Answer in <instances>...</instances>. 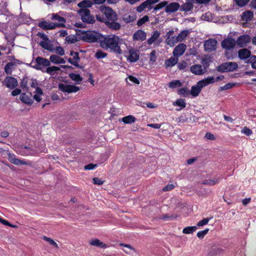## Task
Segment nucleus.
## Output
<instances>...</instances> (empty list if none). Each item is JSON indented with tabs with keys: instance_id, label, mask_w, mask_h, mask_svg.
Segmentation results:
<instances>
[{
	"instance_id": "1",
	"label": "nucleus",
	"mask_w": 256,
	"mask_h": 256,
	"mask_svg": "<svg viewBox=\"0 0 256 256\" xmlns=\"http://www.w3.org/2000/svg\"><path fill=\"white\" fill-rule=\"evenodd\" d=\"M100 46L106 50L110 49V50L116 54H122V50L120 44H122V39L119 36L110 34L106 36H102V38L101 39Z\"/></svg>"
},
{
	"instance_id": "2",
	"label": "nucleus",
	"mask_w": 256,
	"mask_h": 256,
	"mask_svg": "<svg viewBox=\"0 0 256 256\" xmlns=\"http://www.w3.org/2000/svg\"><path fill=\"white\" fill-rule=\"evenodd\" d=\"M78 35L82 40L88 42L101 43L102 35L94 30H79Z\"/></svg>"
},
{
	"instance_id": "3",
	"label": "nucleus",
	"mask_w": 256,
	"mask_h": 256,
	"mask_svg": "<svg viewBox=\"0 0 256 256\" xmlns=\"http://www.w3.org/2000/svg\"><path fill=\"white\" fill-rule=\"evenodd\" d=\"M35 64L32 67L36 70L42 72H44L46 68L50 65V61L44 58L38 56L35 60Z\"/></svg>"
},
{
	"instance_id": "4",
	"label": "nucleus",
	"mask_w": 256,
	"mask_h": 256,
	"mask_svg": "<svg viewBox=\"0 0 256 256\" xmlns=\"http://www.w3.org/2000/svg\"><path fill=\"white\" fill-rule=\"evenodd\" d=\"M78 13L84 22L90 24L94 23V17L90 14V10H79Z\"/></svg>"
},
{
	"instance_id": "5",
	"label": "nucleus",
	"mask_w": 256,
	"mask_h": 256,
	"mask_svg": "<svg viewBox=\"0 0 256 256\" xmlns=\"http://www.w3.org/2000/svg\"><path fill=\"white\" fill-rule=\"evenodd\" d=\"M238 68V64L236 62H226L220 64L218 70L221 72H233Z\"/></svg>"
},
{
	"instance_id": "6",
	"label": "nucleus",
	"mask_w": 256,
	"mask_h": 256,
	"mask_svg": "<svg viewBox=\"0 0 256 256\" xmlns=\"http://www.w3.org/2000/svg\"><path fill=\"white\" fill-rule=\"evenodd\" d=\"M101 11L105 16L107 22L116 21L118 19L116 12L110 8L104 6L101 8Z\"/></svg>"
},
{
	"instance_id": "7",
	"label": "nucleus",
	"mask_w": 256,
	"mask_h": 256,
	"mask_svg": "<svg viewBox=\"0 0 256 256\" xmlns=\"http://www.w3.org/2000/svg\"><path fill=\"white\" fill-rule=\"evenodd\" d=\"M58 88L62 92L68 94L76 92L80 90V88L77 86L63 83H60L58 84Z\"/></svg>"
},
{
	"instance_id": "8",
	"label": "nucleus",
	"mask_w": 256,
	"mask_h": 256,
	"mask_svg": "<svg viewBox=\"0 0 256 256\" xmlns=\"http://www.w3.org/2000/svg\"><path fill=\"white\" fill-rule=\"evenodd\" d=\"M236 44V41L232 38H224L221 43L222 47L226 50L233 49Z\"/></svg>"
},
{
	"instance_id": "9",
	"label": "nucleus",
	"mask_w": 256,
	"mask_h": 256,
	"mask_svg": "<svg viewBox=\"0 0 256 256\" xmlns=\"http://www.w3.org/2000/svg\"><path fill=\"white\" fill-rule=\"evenodd\" d=\"M250 40V36L248 34H244L238 36L236 42L239 47L243 48L246 46Z\"/></svg>"
},
{
	"instance_id": "10",
	"label": "nucleus",
	"mask_w": 256,
	"mask_h": 256,
	"mask_svg": "<svg viewBox=\"0 0 256 256\" xmlns=\"http://www.w3.org/2000/svg\"><path fill=\"white\" fill-rule=\"evenodd\" d=\"M216 40L210 38L204 42V45L206 50L211 52L216 49Z\"/></svg>"
},
{
	"instance_id": "11",
	"label": "nucleus",
	"mask_w": 256,
	"mask_h": 256,
	"mask_svg": "<svg viewBox=\"0 0 256 256\" xmlns=\"http://www.w3.org/2000/svg\"><path fill=\"white\" fill-rule=\"evenodd\" d=\"M186 45L183 43L179 44L177 46L175 47L174 48L172 54L174 56L178 58L184 53L186 50Z\"/></svg>"
},
{
	"instance_id": "12",
	"label": "nucleus",
	"mask_w": 256,
	"mask_h": 256,
	"mask_svg": "<svg viewBox=\"0 0 256 256\" xmlns=\"http://www.w3.org/2000/svg\"><path fill=\"white\" fill-rule=\"evenodd\" d=\"M4 81L6 86L10 89L14 88L18 84L17 80L10 76H6Z\"/></svg>"
},
{
	"instance_id": "13",
	"label": "nucleus",
	"mask_w": 256,
	"mask_h": 256,
	"mask_svg": "<svg viewBox=\"0 0 256 256\" xmlns=\"http://www.w3.org/2000/svg\"><path fill=\"white\" fill-rule=\"evenodd\" d=\"M61 24H53L52 22H48L45 20L42 21L38 24V26L44 30H53L56 28V26H61Z\"/></svg>"
},
{
	"instance_id": "14",
	"label": "nucleus",
	"mask_w": 256,
	"mask_h": 256,
	"mask_svg": "<svg viewBox=\"0 0 256 256\" xmlns=\"http://www.w3.org/2000/svg\"><path fill=\"white\" fill-rule=\"evenodd\" d=\"M180 8V4L176 2H172L168 4L165 8L166 13H172L178 11Z\"/></svg>"
},
{
	"instance_id": "15",
	"label": "nucleus",
	"mask_w": 256,
	"mask_h": 256,
	"mask_svg": "<svg viewBox=\"0 0 256 256\" xmlns=\"http://www.w3.org/2000/svg\"><path fill=\"white\" fill-rule=\"evenodd\" d=\"M129 56L128 57V60L131 62H136L140 57V52L138 50L131 48L129 50Z\"/></svg>"
},
{
	"instance_id": "16",
	"label": "nucleus",
	"mask_w": 256,
	"mask_h": 256,
	"mask_svg": "<svg viewBox=\"0 0 256 256\" xmlns=\"http://www.w3.org/2000/svg\"><path fill=\"white\" fill-rule=\"evenodd\" d=\"M173 32V30H170L166 34V35L168 36L166 40V43L168 45L170 46H174L178 42H179L177 38V36L176 37L170 36L171 34H172Z\"/></svg>"
},
{
	"instance_id": "17",
	"label": "nucleus",
	"mask_w": 256,
	"mask_h": 256,
	"mask_svg": "<svg viewBox=\"0 0 256 256\" xmlns=\"http://www.w3.org/2000/svg\"><path fill=\"white\" fill-rule=\"evenodd\" d=\"M146 36V33L142 30H138L134 33L132 38L134 40L144 41Z\"/></svg>"
},
{
	"instance_id": "18",
	"label": "nucleus",
	"mask_w": 256,
	"mask_h": 256,
	"mask_svg": "<svg viewBox=\"0 0 256 256\" xmlns=\"http://www.w3.org/2000/svg\"><path fill=\"white\" fill-rule=\"evenodd\" d=\"M251 56V52L248 48H244L238 51V56L242 60H245Z\"/></svg>"
},
{
	"instance_id": "19",
	"label": "nucleus",
	"mask_w": 256,
	"mask_h": 256,
	"mask_svg": "<svg viewBox=\"0 0 256 256\" xmlns=\"http://www.w3.org/2000/svg\"><path fill=\"white\" fill-rule=\"evenodd\" d=\"M20 100L26 104L30 105L33 103V99L32 98V95L31 93L27 94L26 93H22L20 96Z\"/></svg>"
},
{
	"instance_id": "20",
	"label": "nucleus",
	"mask_w": 256,
	"mask_h": 256,
	"mask_svg": "<svg viewBox=\"0 0 256 256\" xmlns=\"http://www.w3.org/2000/svg\"><path fill=\"white\" fill-rule=\"evenodd\" d=\"M190 72L196 75H202L206 72L200 64H194L190 68Z\"/></svg>"
},
{
	"instance_id": "21",
	"label": "nucleus",
	"mask_w": 256,
	"mask_h": 256,
	"mask_svg": "<svg viewBox=\"0 0 256 256\" xmlns=\"http://www.w3.org/2000/svg\"><path fill=\"white\" fill-rule=\"evenodd\" d=\"M94 2L92 0H83L78 4L80 10H89L88 8H91Z\"/></svg>"
},
{
	"instance_id": "22",
	"label": "nucleus",
	"mask_w": 256,
	"mask_h": 256,
	"mask_svg": "<svg viewBox=\"0 0 256 256\" xmlns=\"http://www.w3.org/2000/svg\"><path fill=\"white\" fill-rule=\"evenodd\" d=\"M254 18V13L251 10H246L242 12L241 20L242 21L248 22L252 20Z\"/></svg>"
},
{
	"instance_id": "23",
	"label": "nucleus",
	"mask_w": 256,
	"mask_h": 256,
	"mask_svg": "<svg viewBox=\"0 0 256 256\" xmlns=\"http://www.w3.org/2000/svg\"><path fill=\"white\" fill-rule=\"evenodd\" d=\"M17 152L22 156H29L32 154V150L30 148L26 146H22L18 148Z\"/></svg>"
},
{
	"instance_id": "24",
	"label": "nucleus",
	"mask_w": 256,
	"mask_h": 256,
	"mask_svg": "<svg viewBox=\"0 0 256 256\" xmlns=\"http://www.w3.org/2000/svg\"><path fill=\"white\" fill-rule=\"evenodd\" d=\"M215 82V80L214 77L209 76L206 78L198 82V84L201 85V87H204L210 84H213Z\"/></svg>"
},
{
	"instance_id": "25",
	"label": "nucleus",
	"mask_w": 256,
	"mask_h": 256,
	"mask_svg": "<svg viewBox=\"0 0 256 256\" xmlns=\"http://www.w3.org/2000/svg\"><path fill=\"white\" fill-rule=\"evenodd\" d=\"M52 20H56L58 22V23H53V24H62L61 26H56V28H61V27H64V23L66 22V20L65 18L61 16L58 14H54L52 18Z\"/></svg>"
},
{
	"instance_id": "26",
	"label": "nucleus",
	"mask_w": 256,
	"mask_h": 256,
	"mask_svg": "<svg viewBox=\"0 0 256 256\" xmlns=\"http://www.w3.org/2000/svg\"><path fill=\"white\" fill-rule=\"evenodd\" d=\"M160 33L159 31H158L157 30L154 31L152 33V34L150 36V38L147 40L148 44L149 46L152 44L154 42H155L158 39V38L160 36Z\"/></svg>"
},
{
	"instance_id": "27",
	"label": "nucleus",
	"mask_w": 256,
	"mask_h": 256,
	"mask_svg": "<svg viewBox=\"0 0 256 256\" xmlns=\"http://www.w3.org/2000/svg\"><path fill=\"white\" fill-rule=\"evenodd\" d=\"M202 88V87H201V85L198 84V82L196 86H193L192 87L190 94L194 97H196L200 94Z\"/></svg>"
},
{
	"instance_id": "28",
	"label": "nucleus",
	"mask_w": 256,
	"mask_h": 256,
	"mask_svg": "<svg viewBox=\"0 0 256 256\" xmlns=\"http://www.w3.org/2000/svg\"><path fill=\"white\" fill-rule=\"evenodd\" d=\"M178 58L170 57L168 59L165 60L164 66L168 68L172 67L178 63Z\"/></svg>"
},
{
	"instance_id": "29",
	"label": "nucleus",
	"mask_w": 256,
	"mask_h": 256,
	"mask_svg": "<svg viewBox=\"0 0 256 256\" xmlns=\"http://www.w3.org/2000/svg\"><path fill=\"white\" fill-rule=\"evenodd\" d=\"M8 159L12 162L14 164L19 165V164H26V162L16 158H15V156L14 154H9L8 155Z\"/></svg>"
},
{
	"instance_id": "30",
	"label": "nucleus",
	"mask_w": 256,
	"mask_h": 256,
	"mask_svg": "<svg viewBox=\"0 0 256 256\" xmlns=\"http://www.w3.org/2000/svg\"><path fill=\"white\" fill-rule=\"evenodd\" d=\"M105 23L110 28L116 30H120L121 27L120 24L115 21L105 22Z\"/></svg>"
},
{
	"instance_id": "31",
	"label": "nucleus",
	"mask_w": 256,
	"mask_h": 256,
	"mask_svg": "<svg viewBox=\"0 0 256 256\" xmlns=\"http://www.w3.org/2000/svg\"><path fill=\"white\" fill-rule=\"evenodd\" d=\"M194 7L193 4L192 2H186L182 6H180V10L181 12H188L192 10Z\"/></svg>"
},
{
	"instance_id": "32",
	"label": "nucleus",
	"mask_w": 256,
	"mask_h": 256,
	"mask_svg": "<svg viewBox=\"0 0 256 256\" xmlns=\"http://www.w3.org/2000/svg\"><path fill=\"white\" fill-rule=\"evenodd\" d=\"M90 244L92 246H94L100 248H105L106 247V245L105 244L100 242L97 238L92 240L90 241Z\"/></svg>"
},
{
	"instance_id": "33",
	"label": "nucleus",
	"mask_w": 256,
	"mask_h": 256,
	"mask_svg": "<svg viewBox=\"0 0 256 256\" xmlns=\"http://www.w3.org/2000/svg\"><path fill=\"white\" fill-rule=\"evenodd\" d=\"M173 105L175 106H180V108L177 109V110H180L186 106V103L184 100L182 98H178L176 102H173Z\"/></svg>"
},
{
	"instance_id": "34",
	"label": "nucleus",
	"mask_w": 256,
	"mask_h": 256,
	"mask_svg": "<svg viewBox=\"0 0 256 256\" xmlns=\"http://www.w3.org/2000/svg\"><path fill=\"white\" fill-rule=\"evenodd\" d=\"M136 118L132 115H128L122 118V122L126 124L134 123L136 122Z\"/></svg>"
},
{
	"instance_id": "35",
	"label": "nucleus",
	"mask_w": 256,
	"mask_h": 256,
	"mask_svg": "<svg viewBox=\"0 0 256 256\" xmlns=\"http://www.w3.org/2000/svg\"><path fill=\"white\" fill-rule=\"evenodd\" d=\"M136 19V16L134 14H125L122 17V20L126 23H130L134 22Z\"/></svg>"
},
{
	"instance_id": "36",
	"label": "nucleus",
	"mask_w": 256,
	"mask_h": 256,
	"mask_svg": "<svg viewBox=\"0 0 256 256\" xmlns=\"http://www.w3.org/2000/svg\"><path fill=\"white\" fill-rule=\"evenodd\" d=\"M35 92L36 94L34 96L33 98L37 102H40L42 100L40 96L43 94V92L41 88L40 87H37Z\"/></svg>"
},
{
	"instance_id": "37",
	"label": "nucleus",
	"mask_w": 256,
	"mask_h": 256,
	"mask_svg": "<svg viewBox=\"0 0 256 256\" xmlns=\"http://www.w3.org/2000/svg\"><path fill=\"white\" fill-rule=\"evenodd\" d=\"M48 68L45 69L44 72L47 74L52 76L54 74V72H58L60 70V68L59 67L56 66H47Z\"/></svg>"
},
{
	"instance_id": "38",
	"label": "nucleus",
	"mask_w": 256,
	"mask_h": 256,
	"mask_svg": "<svg viewBox=\"0 0 256 256\" xmlns=\"http://www.w3.org/2000/svg\"><path fill=\"white\" fill-rule=\"evenodd\" d=\"M190 32L188 30H182L177 36L178 40L180 42H182L188 35Z\"/></svg>"
},
{
	"instance_id": "39",
	"label": "nucleus",
	"mask_w": 256,
	"mask_h": 256,
	"mask_svg": "<svg viewBox=\"0 0 256 256\" xmlns=\"http://www.w3.org/2000/svg\"><path fill=\"white\" fill-rule=\"evenodd\" d=\"M40 45L42 48H44L45 50H46L50 52L54 50V46L50 42H41L40 43Z\"/></svg>"
},
{
	"instance_id": "40",
	"label": "nucleus",
	"mask_w": 256,
	"mask_h": 256,
	"mask_svg": "<svg viewBox=\"0 0 256 256\" xmlns=\"http://www.w3.org/2000/svg\"><path fill=\"white\" fill-rule=\"evenodd\" d=\"M220 180V178H214L212 180H206L202 184L204 185H208L210 186H213L216 185Z\"/></svg>"
},
{
	"instance_id": "41",
	"label": "nucleus",
	"mask_w": 256,
	"mask_h": 256,
	"mask_svg": "<svg viewBox=\"0 0 256 256\" xmlns=\"http://www.w3.org/2000/svg\"><path fill=\"white\" fill-rule=\"evenodd\" d=\"M69 77L74 81L76 82H80L82 80V78L78 74H76L73 72L69 74Z\"/></svg>"
},
{
	"instance_id": "42",
	"label": "nucleus",
	"mask_w": 256,
	"mask_h": 256,
	"mask_svg": "<svg viewBox=\"0 0 256 256\" xmlns=\"http://www.w3.org/2000/svg\"><path fill=\"white\" fill-rule=\"evenodd\" d=\"M159 0H146L142 4L145 6L146 8H148L149 10L152 8V5L157 3Z\"/></svg>"
},
{
	"instance_id": "43",
	"label": "nucleus",
	"mask_w": 256,
	"mask_h": 256,
	"mask_svg": "<svg viewBox=\"0 0 256 256\" xmlns=\"http://www.w3.org/2000/svg\"><path fill=\"white\" fill-rule=\"evenodd\" d=\"M14 64L12 62L8 63L4 66V71L8 75H11L12 73V68Z\"/></svg>"
},
{
	"instance_id": "44",
	"label": "nucleus",
	"mask_w": 256,
	"mask_h": 256,
	"mask_svg": "<svg viewBox=\"0 0 256 256\" xmlns=\"http://www.w3.org/2000/svg\"><path fill=\"white\" fill-rule=\"evenodd\" d=\"M197 229L196 226H187L182 230V232L185 234H190L193 233Z\"/></svg>"
},
{
	"instance_id": "45",
	"label": "nucleus",
	"mask_w": 256,
	"mask_h": 256,
	"mask_svg": "<svg viewBox=\"0 0 256 256\" xmlns=\"http://www.w3.org/2000/svg\"><path fill=\"white\" fill-rule=\"evenodd\" d=\"M210 62V60L209 58H204L202 60L201 64L204 67L203 69L205 72H206L207 68L209 67Z\"/></svg>"
},
{
	"instance_id": "46",
	"label": "nucleus",
	"mask_w": 256,
	"mask_h": 256,
	"mask_svg": "<svg viewBox=\"0 0 256 256\" xmlns=\"http://www.w3.org/2000/svg\"><path fill=\"white\" fill-rule=\"evenodd\" d=\"M178 94L184 97L188 96L190 94V91L186 87L180 88L178 90Z\"/></svg>"
},
{
	"instance_id": "47",
	"label": "nucleus",
	"mask_w": 256,
	"mask_h": 256,
	"mask_svg": "<svg viewBox=\"0 0 256 256\" xmlns=\"http://www.w3.org/2000/svg\"><path fill=\"white\" fill-rule=\"evenodd\" d=\"M149 17L148 16H144L142 18H140L137 22L136 24L138 26H140L144 24L146 22H148Z\"/></svg>"
},
{
	"instance_id": "48",
	"label": "nucleus",
	"mask_w": 256,
	"mask_h": 256,
	"mask_svg": "<svg viewBox=\"0 0 256 256\" xmlns=\"http://www.w3.org/2000/svg\"><path fill=\"white\" fill-rule=\"evenodd\" d=\"M107 54L102 52L101 50H98L95 54V58L97 59H100L106 58L107 56Z\"/></svg>"
},
{
	"instance_id": "49",
	"label": "nucleus",
	"mask_w": 256,
	"mask_h": 256,
	"mask_svg": "<svg viewBox=\"0 0 256 256\" xmlns=\"http://www.w3.org/2000/svg\"><path fill=\"white\" fill-rule=\"evenodd\" d=\"M182 86V83L178 80H174L169 83L168 86L170 88H176Z\"/></svg>"
},
{
	"instance_id": "50",
	"label": "nucleus",
	"mask_w": 256,
	"mask_h": 256,
	"mask_svg": "<svg viewBox=\"0 0 256 256\" xmlns=\"http://www.w3.org/2000/svg\"><path fill=\"white\" fill-rule=\"evenodd\" d=\"M168 4V2L163 1V2L159 3L158 4L154 7V10L156 11V10H160L162 9V8H163L164 7L166 6Z\"/></svg>"
},
{
	"instance_id": "51",
	"label": "nucleus",
	"mask_w": 256,
	"mask_h": 256,
	"mask_svg": "<svg viewBox=\"0 0 256 256\" xmlns=\"http://www.w3.org/2000/svg\"><path fill=\"white\" fill-rule=\"evenodd\" d=\"M28 77H25L20 82V87L22 88H26L27 90L29 89V88L28 86Z\"/></svg>"
},
{
	"instance_id": "52",
	"label": "nucleus",
	"mask_w": 256,
	"mask_h": 256,
	"mask_svg": "<svg viewBox=\"0 0 256 256\" xmlns=\"http://www.w3.org/2000/svg\"><path fill=\"white\" fill-rule=\"evenodd\" d=\"M208 231L209 229L208 228L203 230L199 231L197 233V236L200 239H202L204 236L208 234Z\"/></svg>"
},
{
	"instance_id": "53",
	"label": "nucleus",
	"mask_w": 256,
	"mask_h": 256,
	"mask_svg": "<svg viewBox=\"0 0 256 256\" xmlns=\"http://www.w3.org/2000/svg\"><path fill=\"white\" fill-rule=\"evenodd\" d=\"M250 0H235L236 4L240 7L245 6Z\"/></svg>"
},
{
	"instance_id": "54",
	"label": "nucleus",
	"mask_w": 256,
	"mask_h": 256,
	"mask_svg": "<svg viewBox=\"0 0 256 256\" xmlns=\"http://www.w3.org/2000/svg\"><path fill=\"white\" fill-rule=\"evenodd\" d=\"M60 56L56 54H52L50 56V61L54 64H58Z\"/></svg>"
},
{
	"instance_id": "55",
	"label": "nucleus",
	"mask_w": 256,
	"mask_h": 256,
	"mask_svg": "<svg viewBox=\"0 0 256 256\" xmlns=\"http://www.w3.org/2000/svg\"><path fill=\"white\" fill-rule=\"evenodd\" d=\"M43 239L48 242L51 245L54 246L55 248H58V244L52 239L46 236H44Z\"/></svg>"
},
{
	"instance_id": "56",
	"label": "nucleus",
	"mask_w": 256,
	"mask_h": 256,
	"mask_svg": "<svg viewBox=\"0 0 256 256\" xmlns=\"http://www.w3.org/2000/svg\"><path fill=\"white\" fill-rule=\"evenodd\" d=\"M156 60V52L154 50H152L150 54V62L154 63Z\"/></svg>"
},
{
	"instance_id": "57",
	"label": "nucleus",
	"mask_w": 256,
	"mask_h": 256,
	"mask_svg": "<svg viewBox=\"0 0 256 256\" xmlns=\"http://www.w3.org/2000/svg\"><path fill=\"white\" fill-rule=\"evenodd\" d=\"M70 54L73 56L72 58L74 61H76L78 62V61L80 60V58L79 56V54L78 52L71 51Z\"/></svg>"
},
{
	"instance_id": "58",
	"label": "nucleus",
	"mask_w": 256,
	"mask_h": 256,
	"mask_svg": "<svg viewBox=\"0 0 256 256\" xmlns=\"http://www.w3.org/2000/svg\"><path fill=\"white\" fill-rule=\"evenodd\" d=\"M242 132L247 136H250L252 133V130L246 126L243 128L242 130Z\"/></svg>"
},
{
	"instance_id": "59",
	"label": "nucleus",
	"mask_w": 256,
	"mask_h": 256,
	"mask_svg": "<svg viewBox=\"0 0 256 256\" xmlns=\"http://www.w3.org/2000/svg\"><path fill=\"white\" fill-rule=\"evenodd\" d=\"M210 220V218H204L198 222L197 226H202L204 225H206L208 222Z\"/></svg>"
},
{
	"instance_id": "60",
	"label": "nucleus",
	"mask_w": 256,
	"mask_h": 256,
	"mask_svg": "<svg viewBox=\"0 0 256 256\" xmlns=\"http://www.w3.org/2000/svg\"><path fill=\"white\" fill-rule=\"evenodd\" d=\"M66 40L68 43L74 44L76 42V38L72 36H68L66 38Z\"/></svg>"
},
{
	"instance_id": "61",
	"label": "nucleus",
	"mask_w": 256,
	"mask_h": 256,
	"mask_svg": "<svg viewBox=\"0 0 256 256\" xmlns=\"http://www.w3.org/2000/svg\"><path fill=\"white\" fill-rule=\"evenodd\" d=\"M97 166H98L97 164H89L84 166V169L85 170H94Z\"/></svg>"
},
{
	"instance_id": "62",
	"label": "nucleus",
	"mask_w": 256,
	"mask_h": 256,
	"mask_svg": "<svg viewBox=\"0 0 256 256\" xmlns=\"http://www.w3.org/2000/svg\"><path fill=\"white\" fill-rule=\"evenodd\" d=\"M104 181L102 180V179L99 178H93V183L94 184L97 185H102L104 183Z\"/></svg>"
},
{
	"instance_id": "63",
	"label": "nucleus",
	"mask_w": 256,
	"mask_h": 256,
	"mask_svg": "<svg viewBox=\"0 0 256 256\" xmlns=\"http://www.w3.org/2000/svg\"><path fill=\"white\" fill-rule=\"evenodd\" d=\"M56 52L62 56L64 54V48L60 46L56 47Z\"/></svg>"
},
{
	"instance_id": "64",
	"label": "nucleus",
	"mask_w": 256,
	"mask_h": 256,
	"mask_svg": "<svg viewBox=\"0 0 256 256\" xmlns=\"http://www.w3.org/2000/svg\"><path fill=\"white\" fill-rule=\"evenodd\" d=\"M128 80L132 83L138 84H140L139 80L136 78L132 76H129L128 77Z\"/></svg>"
}]
</instances>
